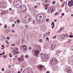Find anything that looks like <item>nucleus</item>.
<instances>
[{
    "instance_id": "1",
    "label": "nucleus",
    "mask_w": 73,
    "mask_h": 73,
    "mask_svg": "<svg viewBox=\"0 0 73 73\" xmlns=\"http://www.w3.org/2000/svg\"><path fill=\"white\" fill-rule=\"evenodd\" d=\"M32 53L33 55L37 57L38 56V55L40 54V52H39V51L38 50H33Z\"/></svg>"
},
{
    "instance_id": "2",
    "label": "nucleus",
    "mask_w": 73,
    "mask_h": 73,
    "mask_svg": "<svg viewBox=\"0 0 73 73\" xmlns=\"http://www.w3.org/2000/svg\"><path fill=\"white\" fill-rule=\"evenodd\" d=\"M50 63L51 65H54L58 63L57 60L56 58H53L50 60Z\"/></svg>"
},
{
    "instance_id": "3",
    "label": "nucleus",
    "mask_w": 73,
    "mask_h": 73,
    "mask_svg": "<svg viewBox=\"0 0 73 73\" xmlns=\"http://www.w3.org/2000/svg\"><path fill=\"white\" fill-rule=\"evenodd\" d=\"M36 19L38 22H39L40 21H41L40 22H39V23L42 22L44 20V18L42 17L41 15L38 16H37L36 17Z\"/></svg>"
},
{
    "instance_id": "4",
    "label": "nucleus",
    "mask_w": 73,
    "mask_h": 73,
    "mask_svg": "<svg viewBox=\"0 0 73 73\" xmlns=\"http://www.w3.org/2000/svg\"><path fill=\"white\" fill-rule=\"evenodd\" d=\"M14 5L15 7H16V8H19V7L21 6V2L19 1V3L18 2H15L14 3Z\"/></svg>"
},
{
    "instance_id": "5",
    "label": "nucleus",
    "mask_w": 73,
    "mask_h": 73,
    "mask_svg": "<svg viewBox=\"0 0 73 73\" xmlns=\"http://www.w3.org/2000/svg\"><path fill=\"white\" fill-rule=\"evenodd\" d=\"M41 57L43 60H46L49 58V56L48 54H44L43 55H42Z\"/></svg>"
},
{
    "instance_id": "6",
    "label": "nucleus",
    "mask_w": 73,
    "mask_h": 73,
    "mask_svg": "<svg viewBox=\"0 0 73 73\" xmlns=\"http://www.w3.org/2000/svg\"><path fill=\"white\" fill-rule=\"evenodd\" d=\"M20 48H22V49L25 52H27L28 51V49H27L28 47L27 46V45H26L25 44L23 45H21L20 46Z\"/></svg>"
},
{
    "instance_id": "7",
    "label": "nucleus",
    "mask_w": 73,
    "mask_h": 73,
    "mask_svg": "<svg viewBox=\"0 0 73 73\" xmlns=\"http://www.w3.org/2000/svg\"><path fill=\"white\" fill-rule=\"evenodd\" d=\"M37 68H39V70H41V71L43 70V69L44 68L45 70H46V69L45 68V66L41 64L37 66Z\"/></svg>"
},
{
    "instance_id": "8",
    "label": "nucleus",
    "mask_w": 73,
    "mask_h": 73,
    "mask_svg": "<svg viewBox=\"0 0 73 73\" xmlns=\"http://www.w3.org/2000/svg\"><path fill=\"white\" fill-rule=\"evenodd\" d=\"M66 72H67L68 73H72V70L71 68H67L65 70Z\"/></svg>"
},
{
    "instance_id": "9",
    "label": "nucleus",
    "mask_w": 73,
    "mask_h": 73,
    "mask_svg": "<svg viewBox=\"0 0 73 73\" xmlns=\"http://www.w3.org/2000/svg\"><path fill=\"white\" fill-rule=\"evenodd\" d=\"M56 46V44H52L50 47V49L51 51L54 49Z\"/></svg>"
},
{
    "instance_id": "10",
    "label": "nucleus",
    "mask_w": 73,
    "mask_h": 73,
    "mask_svg": "<svg viewBox=\"0 0 73 73\" xmlns=\"http://www.w3.org/2000/svg\"><path fill=\"white\" fill-rule=\"evenodd\" d=\"M50 10L48 11V13H49L50 14H52L53 12V7H50L49 8Z\"/></svg>"
},
{
    "instance_id": "11",
    "label": "nucleus",
    "mask_w": 73,
    "mask_h": 73,
    "mask_svg": "<svg viewBox=\"0 0 73 73\" xmlns=\"http://www.w3.org/2000/svg\"><path fill=\"white\" fill-rule=\"evenodd\" d=\"M68 3L71 6H72V5H73V1L71 0L70 1H68Z\"/></svg>"
},
{
    "instance_id": "12",
    "label": "nucleus",
    "mask_w": 73,
    "mask_h": 73,
    "mask_svg": "<svg viewBox=\"0 0 73 73\" xmlns=\"http://www.w3.org/2000/svg\"><path fill=\"white\" fill-rule=\"evenodd\" d=\"M22 11L23 12H24V11H25V12L26 11H27V7H24L23 8V9L22 10Z\"/></svg>"
},
{
    "instance_id": "13",
    "label": "nucleus",
    "mask_w": 73,
    "mask_h": 73,
    "mask_svg": "<svg viewBox=\"0 0 73 73\" xmlns=\"http://www.w3.org/2000/svg\"><path fill=\"white\" fill-rule=\"evenodd\" d=\"M51 25H53L52 27V28L53 29L54 28V22H52Z\"/></svg>"
},
{
    "instance_id": "14",
    "label": "nucleus",
    "mask_w": 73,
    "mask_h": 73,
    "mask_svg": "<svg viewBox=\"0 0 73 73\" xmlns=\"http://www.w3.org/2000/svg\"><path fill=\"white\" fill-rule=\"evenodd\" d=\"M45 9L46 10H47L48 9V7L49 5V4H47L45 5Z\"/></svg>"
},
{
    "instance_id": "15",
    "label": "nucleus",
    "mask_w": 73,
    "mask_h": 73,
    "mask_svg": "<svg viewBox=\"0 0 73 73\" xmlns=\"http://www.w3.org/2000/svg\"><path fill=\"white\" fill-rule=\"evenodd\" d=\"M10 31H11V30H10V29H8L6 31L5 33H8L10 32Z\"/></svg>"
},
{
    "instance_id": "16",
    "label": "nucleus",
    "mask_w": 73,
    "mask_h": 73,
    "mask_svg": "<svg viewBox=\"0 0 73 73\" xmlns=\"http://www.w3.org/2000/svg\"><path fill=\"white\" fill-rule=\"evenodd\" d=\"M0 13L1 14H3L4 13V10H0Z\"/></svg>"
},
{
    "instance_id": "17",
    "label": "nucleus",
    "mask_w": 73,
    "mask_h": 73,
    "mask_svg": "<svg viewBox=\"0 0 73 73\" xmlns=\"http://www.w3.org/2000/svg\"><path fill=\"white\" fill-rule=\"evenodd\" d=\"M29 21H31L32 19V17L31 16H29Z\"/></svg>"
},
{
    "instance_id": "18",
    "label": "nucleus",
    "mask_w": 73,
    "mask_h": 73,
    "mask_svg": "<svg viewBox=\"0 0 73 73\" xmlns=\"http://www.w3.org/2000/svg\"><path fill=\"white\" fill-rule=\"evenodd\" d=\"M1 39H2V40H5V36H2L1 38Z\"/></svg>"
},
{
    "instance_id": "19",
    "label": "nucleus",
    "mask_w": 73,
    "mask_h": 73,
    "mask_svg": "<svg viewBox=\"0 0 73 73\" xmlns=\"http://www.w3.org/2000/svg\"><path fill=\"white\" fill-rule=\"evenodd\" d=\"M9 12V11H5L4 10V13H8V12Z\"/></svg>"
},
{
    "instance_id": "20",
    "label": "nucleus",
    "mask_w": 73,
    "mask_h": 73,
    "mask_svg": "<svg viewBox=\"0 0 73 73\" xmlns=\"http://www.w3.org/2000/svg\"><path fill=\"white\" fill-rule=\"evenodd\" d=\"M44 49H47L48 48V45H45L44 46Z\"/></svg>"
},
{
    "instance_id": "21",
    "label": "nucleus",
    "mask_w": 73,
    "mask_h": 73,
    "mask_svg": "<svg viewBox=\"0 0 73 73\" xmlns=\"http://www.w3.org/2000/svg\"><path fill=\"white\" fill-rule=\"evenodd\" d=\"M32 12L33 13V14H35L36 13V11H35V10H33L32 11Z\"/></svg>"
},
{
    "instance_id": "22",
    "label": "nucleus",
    "mask_w": 73,
    "mask_h": 73,
    "mask_svg": "<svg viewBox=\"0 0 73 73\" xmlns=\"http://www.w3.org/2000/svg\"><path fill=\"white\" fill-rule=\"evenodd\" d=\"M14 21V19H13V17L11 18L10 21Z\"/></svg>"
},
{
    "instance_id": "23",
    "label": "nucleus",
    "mask_w": 73,
    "mask_h": 73,
    "mask_svg": "<svg viewBox=\"0 0 73 73\" xmlns=\"http://www.w3.org/2000/svg\"><path fill=\"white\" fill-rule=\"evenodd\" d=\"M62 31V30L60 29L58 31V33H60V32H61V31Z\"/></svg>"
},
{
    "instance_id": "24",
    "label": "nucleus",
    "mask_w": 73,
    "mask_h": 73,
    "mask_svg": "<svg viewBox=\"0 0 73 73\" xmlns=\"http://www.w3.org/2000/svg\"><path fill=\"white\" fill-rule=\"evenodd\" d=\"M62 31V30L60 29L58 31V33H60V32H61V31Z\"/></svg>"
},
{
    "instance_id": "25",
    "label": "nucleus",
    "mask_w": 73,
    "mask_h": 73,
    "mask_svg": "<svg viewBox=\"0 0 73 73\" xmlns=\"http://www.w3.org/2000/svg\"><path fill=\"white\" fill-rule=\"evenodd\" d=\"M9 57H12V53H10L9 54Z\"/></svg>"
},
{
    "instance_id": "26",
    "label": "nucleus",
    "mask_w": 73,
    "mask_h": 73,
    "mask_svg": "<svg viewBox=\"0 0 73 73\" xmlns=\"http://www.w3.org/2000/svg\"><path fill=\"white\" fill-rule=\"evenodd\" d=\"M25 21L26 23H28V20L26 19L25 20Z\"/></svg>"
},
{
    "instance_id": "27",
    "label": "nucleus",
    "mask_w": 73,
    "mask_h": 73,
    "mask_svg": "<svg viewBox=\"0 0 73 73\" xmlns=\"http://www.w3.org/2000/svg\"><path fill=\"white\" fill-rule=\"evenodd\" d=\"M17 22L18 23H20V20H19V19H18L17 20Z\"/></svg>"
},
{
    "instance_id": "28",
    "label": "nucleus",
    "mask_w": 73,
    "mask_h": 73,
    "mask_svg": "<svg viewBox=\"0 0 73 73\" xmlns=\"http://www.w3.org/2000/svg\"><path fill=\"white\" fill-rule=\"evenodd\" d=\"M18 61H20L21 62H23L22 61V58L21 59V58H19V59L18 60Z\"/></svg>"
},
{
    "instance_id": "29",
    "label": "nucleus",
    "mask_w": 73,
    "mask_h": 73,
    "mask_svg": "<svg viewBox=\"0 0 73 73\" xmlns=\"http://www.w3.org/2000/svg\"><path fill=\"white\" fill-rule=\"evenodd\" d=\"M15 52H16V51H18L19 50V48L17 47L15 48Z\"/></svg>"
},
{
    "instance_id": "30",
    "label": "nucleus",
    "mask_w": 73,
    "mask_h": 73,
    "mask_svg": "<svg viewBox=\"0 0 73 73\" xmlns=\"http://www.w3.org/2000/svg\"><path fill=\"white\" fill-rule=\"evenodd\" d=\"M7 40H10V37L9 36H7Z\"/></svg>"
},
{
    "instance_id": "31",
    "label": "nucleus",
    "mask_w": 73,
    "mask_h": 73,
    "mask_svg": "<svg viewBox=\"0 0 73 73\" xmlns=\"http://www.w3.org/2000/svg\"><path fill=\"white\" fill-rule=\"evenodd\" d=\"M22 41L23 44H24L25 42V40L23 39H22Z\"/></svg>"
},
{
    "instance_id": "32",
    "label": "nucleus",
    "mask_w": 73,
    "mask_h": 73,
    "mask_svg": "<svg viewBox=\"0 0 73 73\" xmlns=\"http://www.w3.org/2000/svg\"><path fill=\"white\" fill-rule=\"evenodd\" d=\"M60 29H61V30L62 31L63 30H64V27H61V28H60Z\"/></svg>"
},
{
    "instance_id": "33",
    "label": "nucleus",
    "mask_w": 73,
    "mask_h": 73,
    "mask_svg": "<svg viewBox=\"0 0 73 73\" xmlns=\"http://www.w3.org/2000/svg\"><path fill=\"white\" fill-rule=\"evenodd\" d=\"M49 20V19H46V22H48Z\"/></svg>"
},
{
    "instance_id": "34",
    "label": "nucleus",
    "mask_w": 73,
    "mask_h": 73,
    "mask_svg": "<svg viewBox=\"0 0 73 73\" xmlns=\"http://www.w3.org/2000/svg\"><path fill=\"white\" fill-rule=\"evenodd\" d=\"M61 38L62 40H64V38H65V36H64L63 37H62Z\"/></svg>"
},
{
    "instance_id": "35",
    "label": "nucleus",
    "mask_w": 73,
    "mask_h": 73,
    "mask_svg": "<svg viewBox=\"0 0 73 73\" xmlns=\"http://www.w3.org/2000/svg\"><path fill=\"white\" fill-rule=\"evenodd\" d=\"M35 22H36V21H35V20H34V21H33V22H32L33 24H35Z\"/></svg>"
},
{
    "instance_id": "36",
    "label": "nucleus",
    "mask_w": 73,
    "mask_h": 73,
    "mask_svg": "<svg viewBox=\"0 0 73 73\" xmlns=\"http://www.w3.org/2000/svg\"><path fill=\"white\" fill-rule=\"evenodd\" d=\"M46 35H47V33H45L44 34V37H45L46 36Z\"/></svg>"
},
{
    "instance_id": "37",
    "label": "nucleus",
    "mask_w": 73,
    "mask_h": 73,
    "mask_svg": "<svg viewBox=\"0 0 73 73\" xmlns=\"http://www.w3.org/2000/svg\"><path fill=\"white\" fill-rule=\"evenodd\" d=\"M13 54H15V55H16V54L15 53V51L13 50Z\"/></svg>"
},
{
    "instance_id": "38",
    "label": "nucleus",
    "mask_w": 73,
    "mask_h": 73,
    "mask_svg": "<svg viewBox=\"0 0 73 73\" xmlns=\"http://www.w3.org/2000/svg\"><path fill=\"white\" fill-rule=\"evenodd\" d=\"M7 25H5L4 26V28L5 29H6L7 28Z\"/></svg>"
},
{
    "instance_id": "39",
    "label": "nucleus",
    "mask_w": 73,
    "mask_h": 73,
    "mask_svg": "<svg viewBox=\"0 0 73 73\" xmlns=\"http://www.w3.org/2000/svg\"><path fill=\"white\" fill-rule=\"evenodd\" d=\"M16 52V54H19V52L18 51H17Z\"/></svg>"
},
{
    "instance_id": "40",
    "label": "nucleus",
    "mask_w": 73,
    "mask_h": 73,
    "mask_svg": "<svg viewBox=\"0 0 73 73\" xmlns=\"http://www.w3.org/2000/svg\"><path fill=\"white\" fill-rule=\"evenodd\" d=\"M39 41H40V42H42V39H39Z\"/></svg>"
},
{
    "instance_id": "41",
    "label": "nucleus",
    "mask_w": 73,
    "mask_h": 73,
    "mask_svg": "<svg viewBox=\"0 0 73 73\" xmlns=\"http://www.w3.org/2000/svg\"><path fill=\"white\" fill-rule=\"evenodd\" d=\"M25 57H26V58H28V55H26L25 56Z\"/></svg>"
},
{
    "instance_id": "42",
    "label": "nucleus",
    "mask_w": 73,
    "mask_h": 73,
    "mask_svg": "<svg viewBox=\"0 0 73 73\" xmlns=\"http://www.w3.org/2000/svg\"><path fill=\"white\" fill-rule=\"evenodd\" d=\"M69 37H70V38H72V37H73V35H70L69 36Z\"/></svg>"
},
{
    "instance_id": "43",
    "label": "nucleus",
    "mask_w": 73,
    "mask_h": 73,
    "mask_svg": "<svg viewBox=\"0 0 73 73\" xmlns=\"http://www.w3.org/2000/svg\"><path fill=\"white\" fill-rule=\"evenodd\" d=\"M25 28H28V26L27 25H25Z\"/></svg>"
},
{
    "instance_id": "44",
    "label": "nucleus",
    "mask_w": 73,
    "mask_h": 73,
    "mask_svg": "<svg viewBox=\"0 0 73 73\" xmlns=\"http://www.w3.org/2000/svg\"><path fill=\"white\" fill-rule=\"evenodd\" d=\"M29 50H31L32 49V47H29Z\"/></svg>"
},
{
    "instance_id": "45",
    "label": "nucleus",
    "mask_w": 73,
    "mask_h": 73,
    "mask_svg": "<svg viewBox=\"0 0 73 73\" xmlns=\"http://www.w3.org/2000/svg\"><path fill=\"white\" fill-rule=\"evenodd\" d=\"M22 61H24V59L23 58H22Z\"/></svg>"
},
{
    "instance_id": "46",
    "label": "nucleus",
    "mask_w": 73,
    "mask_h": 73,
    "mask_svg": "<svg viewBox=\"0 0 73 73\" xmlns=\"http://www.w3.org/2000/svg\"><path fill=\"white\" fill-rule=\"evenodd\" d=\"M2 47H3V48H5V47L4 46V45L3 44L2 45Z\"/></svg>"
},
{
    "instance_id": "47",
    "label": "nucleus",
    "mask_w": 73,
    "mask_h": 73,
    "mask_svg": "<svg viewBox=\"0 0 73 73\" xmlns=\"http://www.w3.org/2000/svg\"><path fill=\"white\" fill-rule=\"evenodd\" d=\"M1 70H2V71H4V68H2L1 69Z\"/></svg>"
},
{
    "instance_id": "48",
    "label": "nucleus",
    "mask_w": 73,
    "mask_h": 73,
    "mask_svg": "<svg viewBox=\"0 0 73 73\" xmlns=\"http://www.w3.org/2000/svg\"><path fill=\"white\" fill-rule=\"evenodd\" d=\"M16 45L14 44H11V46H15Z\"/></svg>"
},
{
    "instance_id": "49",
    "label": "nucleus",
    "mask_w": 73,
    "mask_h": 73,
    "mask_svg": "<svg viewBox=\"0 0 73 73\" xmlns=\"http://www.w3.org/2000/svg\"><path fill=\"white\" fill-rule=\"evenodd\" d=\"M64 13H62L61 14V15H62V16H64Z\"/></svg>"
},
{
    "instance_id": "50",
    "label": "nucleus",
    "mask_w": 73,
    "mask_h": 73,
    "mask_svg": "<svg viewBox=\"0 0 73 73\" xmlns=\"http://www.w3.org/2000/svg\"><path fill=\"white\" fill-rule=\"evenodd\" d=\"M12 32H15V30H13L11 31Z\"/></svg>"
},
{
    "instance_id": "51",
    "label": "nucleus",
    "mask_w": 73,
    "mask_h": 73,
    "mask_svg": "<svg viewBox=\"0 0 73 73\" xmlns=\"http://www.w3.org/2000/svg\"><path fill=\"white\" fill-rule=\"evenodd\" d=\"M52 4H55V1H54L52 2Z\"/></svg>"
},
{
    "instance_id": "52",
    "label": "nucleus",
    "mask_w": 73,
    "mask_h": 73,
    "mask_svg": "<svg viewBox=\"0 0 73 73\" xmlns=\"http://www.w3.org/2000/svg\"><path fill=\"white\" fill-rule=\"evenodd\" d=\"M9 1L10 2V3H12V0H9Z\"/></svg>"
},
{
    "instance_id": "53",
    "label": "nucleus",
    "mask_w": 73,
    "mask_h": 73,
    "mask_svg": "<svg viewBox=\"0 0 73 73\" xmlns=\"http://www.w3.org/2000/svg\"><path fill=\"white\" fill-rule=\"evenodd\" d=\"M45 1L46 3H48V0H46Z\"/></svg>"
},
{
    "instance_id": "54",
    "label": "nucleus",
    "mask_w": 73,
    "mask_h": 73,
    "mask_svg": "<svg viewBox=\"0 0 73 73\" xmlns=\"http://www.w3.org/2000/svg\"><path fill=\"white\" fill-rule=\"evenodd\" d=\"M37 7V6L36 5V6L34 7L35 8H36Z\"/></svg>"
},
{
    "instance_id": "55",
    "label": "nucleus",
    "mask_w": 73,
    "mask_h": 73,
    "mask_svg": "<svg viewBox=\"0 0 73 73\" xmlns=\"http://www.w3.org/2000/svg\"><path fill=\"white\" fill-rule=\"evenodd\" d=\"M12 8H9V11H11V10H12Z\"/></svg>"
},
{
    "instance_id": "56",
    "label": "nucleus",
    "mask_w": 73,
    "mask_h": 73,
    "mask_svg": "<svg viewBox=\"0 0 73 73\" xmlns=\"http://www.w3.org/2000/svg\"><path fill=\"white\" fill-rule=\"evenodd\" d=\"M23 68H21V69H20V71H21V72H22V71H23Z\"/></svg>"
},
{
    "instance_id": "57",
    "label": "nucleus",
    "mask_w": 73,
    "mask_h": 73,
    "mask_svg": "<svg viewBox=\"0 0 73 73\" xmlns=\"http://www.w3.org/2000/svg\"><path fill=\"white\" fill-rule=\"evenodd\" d=\"M58 15V12H57L55 14V15Z\"/></svg>"
},
{
    "instance_id": "58",
    "label": "nucleus",
    "mask_w": 73,
    "mask_h": 73,
    "mask_svg": "<svg viewBox=\"0 0 73 73\" xmlns=\"http://www.w3.org/2000/svg\"><path fill=\"white\" fill-rule=\"evenodd\" d=\"M12 27H15V24H13L12 25Z\"/></svg>"
},
{
    "instance_id": "59",
    "label": "nucleus",
    "mask_w": 73,
    "mask_h": 73,
    "mask_svg": "<svg viewBox=\"0 0 73 73\" xmlns=\"http://www.w3.org/2000/svg\"><path fill=\"white\" fill-rule=\"evenodd\" d=\"M56 37V36H55L54 37H53V38H55Z\"/></svg>"
},
{
    "instance_id": "60",
    "label": "nucleus",
    "mask_w": 73,
    "mask_h": 73,
    "mask_svg": "<svg viewBox=\"0 0 73 73\" xmlns=\"http://www.w3.org/2000/svg\"><path fill=\"white\" fill-rule=\"evenodd\" d=\"M7 55H5V58H7Z\"/></svg>"
},
{
    "instance_id": "61",
    "label": "nucleus",
    "mask_w": 73,
    "mask_h": 73,
    "mask_svg": "<svg viewBox=\"0 0 73 73\" xmlns=\"http://www.w3.org/2000/svg\"><path fill=\"white\" fill-rule=\"evenodd\" d=\"M18 73H21V72L20 71H19L18 72Z\"/></svg>"
},
{
    "instance_id": "62",
    "label": "nucleus",
    "mask_w": 73,
    "mask_h": 73,
    "mask_svg": "<svg viewBox=\"0 0 73 73\" xmlns=\"http://www.w3.org/2000/svg\"><path fill=\"white\" fill-rule=\"evenodd\" d=\"M54 21H55V22H56V21H57V19L55 20Z\"/></svg>"
},
{
    "instance_id": "63",
    "label": "nucleus",
    "mask_w": 73,
    "mask_h": 73,
    "mask_svg": "<svg viewBox=\"0 0 73 73\" xmlns=\"http://www.w3.org/2000/svg\"><path fill=\"white\" fill-rule=\"evenodd\" d=\"M42 54H43V53H41V54H39V55H41Z\"/></svg>"
},
{
    "instance_id": "64",
    "label": "nucleus",
    "mask_w": 73,
    "mask_h": 73,
    "mask_svg": "<svg viewBox=\"0 0 73 73\" xmlns=\"http://www.w3.org/2000/svg\"><path fill=\"white\" fill-rule=\"evenodd\" d=\"M3 57H4V58H5V55H3Z\"/></svg>"
}]
</instances>
